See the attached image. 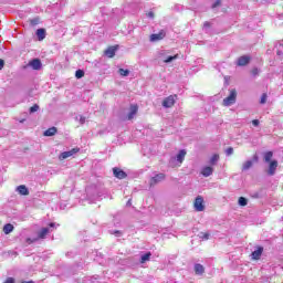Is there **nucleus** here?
Listing matches in <instances>:
<instances>
[{"mask_svg": "<svg viewBox=\"0 0 283 283\" xmlns=\"http://www.w3.org/2000/svg\"><path fill=\"white\" fill-rule=\"evenodd\" d=\"M238 98V91L235 88L230 90V94L222 102L224 107H231V105H235V101Z\"/></svg>", "mask_w": 283, "mask_h": 283, "instance_id": "1", "label": "nucleus"}, {"mask_svg": "<svg viewBox=\"0 0 283 283\" xmlns=\"http://www.w3.org/2000/svg\"><path fill=\"white\" fill-rule=\"evenodd\" d=\"M176 95H169L163 101V107L169 109V107H174L176 105Z\"/></svg>", "mask_w": 283, "mask_h": 283, "instance_id": "2", "label": "nucleus"}, {"mask_svg": "<svg viewBox=\"0 0 283 283\" xmlns=\"http://www.w3.org/2000/svg\"><path fill=\"white\" fill-rule=\"evenodd\" d=\"M78 151H81L80 148H73L71 150L64 151L60 154L59 160H66V158H72V156H74V154H78Z\"/></svg>", "mask_w": 283, "mask_h": 283, "instance_id": "3", "label": "nucleus"}, {"mask_svg": "<svg viewBox=\"0 0 283 283\" xmlns=\"http://www.w3.org/2000/svg\"><path fill=\"white\" fill-rule=\"evenodd\" d=\"M166 176L163 172L155 175L154 177H151L149 181V187H156V185H158L159 182H163Z\"/></svg>", "mask_w": 283, "mask_h": 283, "instance_id": "4", "label": "nucleus"}, {"mask_svg": "<svg viewBox=\"0 0 283 283\" xmlns=\"http://www.w3.org/2000/svg\"><path fill=\"white\" fill-rule=\"evenodd\" d=\"M195 209L196 211H205V198L202 196H198L195 199Z\"/></svg>", "mask_w": 283, "mask_h": 283, "instance_id": "5", "label": "nucleus"}, {"mask_svg": "<svg viewBox=\"0 0 283 283\" xmlns=\"http://www.w3.org/2000/svg\"><path fill=\"white\" fill-rule=\"evenodd\" d=\"M178 56H179L178 54L166 56L165 51L159 52V59H161L164 61V63H171V62L176 61V59H178Z\"/></svg>", "mask_w": 283, "mask_h": 283, "instance_id": "6", "label": "nucleus"}, {"mask_svg": "<svg viewBox=\"0 0 283 283\" xmlns=\"http://www.w3.org/2000/svg\"><path fill=\"white\" fill-rule=\"evenodd\" d=\"M250 62L251 57L249 55H242L238 59L237 65H239V67H244V65H249Z\"/></svg>", "mask_w": 283, "mask_h": 283, "instance_id": "7", "label": "nucleus"}, {"mask_svg": "<svg viewBox=\"0 0 283 283\" xmlns=\"http://www.w3.org/2000/svg\"><path fill=\"white\" fill-rule=\"evenodd\" d=\"M166 36V33H165V31H160L159 33H153L151 35H150V41L153 42V43H156V41H163V39Z\"/></svg>", "mask_w": 283, "mask_h": 283, "instance_id": "8", "label": "nucleus"}, {"mask_svg": "<svg viewBox=\"0 0 283 283\" xmlns=\"http://www.w3.org/2000/svg\"><path fill=\"white\" fill-rule=\"evenodd\" d=\"M113 174L115 178H118V180H124V178L127 176V172L120 168H113Z\"/></svg>", "mask_w": 283, "mask_h": 283, "instance_id": "9", "label": "nucleus"}, {"mask_svg": "<svg viewBox=\"0 0 283 283\" xmlns=\"http://www.w3.org/2000/svg\"><path fill=\"white\" fill-rule=\"evenodd\" d=\"M276 169H277V160L270 161L268 175L269 176H275Z\"/></svg>", "mask_w": 283, "mask_h": 283, "instance_id": "10", "label": "nucleus"}, {"mask_svg": "<svg viewBox=\"0 0 283 283\" xmlns=\"http://www.w3.org/2000/svg\"><path fill=\"white\" fill-rule=\"evenodd\" d=\"M29 65L32 67V70H41L43 64L41 63V60L33 59L31 62H29Z\"/></svg>", "mask_w": 283, "mask_h": 283, "instance_id": "11", "label": "nucleus"}, {"mask_svg": "<svg viewBox=\"0 0 283 283\" xmlns=\"http://www.w3.org/2000/svg\"><path fill=\"white\" fill-rule=\"evenodd\" d=\"M136 114H138V105H130L129 113L127 115V119L132 120Z\"/></svg>", "mask_w": 283, "mask_h": 283, "instance_id": "12", "label": "nucleus"}, {"mask_svg": "<svg viewBox=\"0 0 283 283\" xmlns=\"http://www.w3.org/2000/svg\"><path fill=\"white\" fill-rule=\"evenodd\" d=\"M201 175H203L205 178H209V176L213 175V168L211 166H206L201 169Z\"/></svg>", "mask_w": 283, "mask_h": 283, "instance_id": "13", "label": "nucleus"}, {"mask_svg": "<svg viewBox=\"0 0 283 283\" xmlns=\"http://www.w3.org/2000/svg\"><path fill=\"white\" fill-rule=\"evenodd\" d=\"M264 251V248L259 247L256 250L252 252V260H260L262 258V253Z\"/></svg>", "mask_w": 283, "mask_h": 283, "instance_id": "14", "label": "nucleus"}, {"mask_svg": "<svg viewBox=\"0 0 283 283\" xmlns=\"http://www.w3.org/2000/svg\"><path fill=\"white\" fill-rule=\"evenodd\" d=\"M17 191L18 193H20V196H30V190H28V187H25V185L18 186Z\"/></svg>", "mask_w": 283, "mask_h": 283, "instance_id": "15", "label": "nucleus"}, {"mask_svg": "<svg viewBox=\"0 0 283 283\" xmlns=\"http://www.w3.org/2000/svg\"><path fill=\"white\" fill-rule=\"evenodd\" d=\"M185 156H187V150L181 149L179 150V153L177 154V156L175 157V159L177 160V163L182 164L185 160Z\"/></svg>", "mask_w": 283, "mask_h": 283, "instance_id": "16", "label": "nucleus"}, {"mask_svg": "<svg viewBox=\"0 0 283 283\" xmlns=\"http://www.w3.org/2000/svg\"><path fill=\"white\" fill-rule=\"evenodd\" d=\"M195 273L196 275H203L205 274V265L200 263L195 264Z\"/></svg>", "mask_w": 283, "mask_h": 283, "instance_id": "17", "label": "nucleus"}, {"mask_svg": "<svg viewBox=\"0 0 283 283\" xmlns=\"http://www.w3.org/2000/svg\"><path fill=\"white\" fill-rule=\"evenodd\" d=\"M106 56H108V59H114V56L116 55V48L115 46H109L106 51H105Z\"/></svg>", "mask_w": 283, "mask_h": 283, "instance_id": "18", "label": "nucleus"}, {"mask_svg": "<svg viewBox=\"0 0 283 283\" xmlns=\"http://www.w3.org/2000/svg\"><path fill=\"white\" fill-rule=\"evenodd\" d=\"M12 231H14V226H12V223L4 224L3 233H6V235H9V233H12Z\"/></svg>", "mask_w": 283, "mask_h": 283, "instance_id": "19", "label": "nucleus"}, {"mask_svg": "<svg viewBox=\"0 0 283 283\" xmlns=\"http://www.w3.org/2000/svg\"><path fill=\"white\" fill-rule=\"evenodd\" d=\"M48 233H50V228H42L38 233V238H40V240H43L45 235H48Z\"/></svg>", "mask_w": 283, "mask_h": 283, "instance_id": "20", "label": "nucleus"}, {"mask_svg": "<svg viewBox=\"0 0 283 283\" xmlns=\"http://www.w3.org/2000/svg\"><path fill=\"white\" fill-rule=\"evenodd\" d=\"M151 259V252H147L140 256V263L145 264V262H149Z\"/></svg>", "mask_w": 283, "mask_h": 283, "instance_id": "21", "label": "nucleus"}, {"mask_svg": "<svg viewBox=\"0 0 283 283\" xmlns=\"http://www.w3.org/2000/svg\"><path fill=\"white\" fill-rule=\"evenodd\" d=\"M36 36H38L39 41H43V39H45V29H38Z\"/></svg>", "mask_w": 283, "mask_h": 283, "instance_id": "22", "label": "nucleus"}, {"mask_svg": "<svg viewBox=\"0 0 283 283\" xmlns=\"http://www.w3.org/2000/svg\"><path fill=\"white\" fill-rule=\"evenodd\" d=\"M253 167V161L252 160H248L243 164L242 166V171H249V169H251Z\"/></svg>", "mask_w": 283, "mask_h": 283, "instance_id": "23", "label": "nucleus"}, {"mask_svg": "<svg viewBox=\"0 0 283 283\" xmlns=\"http://www.w3.org/2000/svg\"><path fill=\"white\" fill-rule=\"evenodd\" d=\"M56 134V127H51L44 132V136H54Z\"/></svg>", "mask_w": 283, "mask_h": 283, "instance_id": "24", "label": "nucleus"}, {"mask_svg": "<svg viewBox=\"0 0 283 283\" xmlns=\"http://www.w3.org/2000/svg\"><path fill=\"white\" fill-rule=\"evenodd\" d=\"M271 158H273V151H268L264 155V161L265 163H271Z\"/></svg>", "mask_w": 283, "mask_h": 283, "instance_id": "25", "label": "nucleus"}, {"mask_svg": "<svg viewBox=\"0 0 283 283\" xmlns=\"http://www.w3.org/2000/svg\"><path fill=\"white\" fill-rule=\"evenodd\" d=\"M239 205H240V207H247V205H249V200H247V198H244V197H240Z\"/></svg>", "mask_w": 283, "mask_h": 283, "instance_id": "26", "label": "nucleus"}, {"mask_svg": "<svg viewBox=\"0 0 283 283\" xmlns=\"http://www.w3.org/2000/svg\"><path fill=\"white\" fill-rule=\"evenodd\" d=\"M218 160H220V155H213L210 158V165H216V163H218Z\"/></svg>", "mask_w": 283, "mask_h": 283, "instance_id": "27", "label": "nucleus"}, {"mask_svg": "<svg viewBox=\"0 0 283 283\" xmlns=\"http://www.w3.org/2000/svg\"><path fill=\"white\" fill-rule=\"evenodd\" d=\"M118 74H119L120 76H129V70L119 69V70H118Z\"/></svg>", "mask_w": 283, "mask_h": 283, "instance_id": "28", "label": "nucleus"}, {"mask_svg": "<svg viewBox=\"0 0 283 283\" xmlns=\"http://www.w3.org/2000/svg\"><path fill=\"white\" fill-rule=\"evenodd\" d=\"M83 76H85V71H83V70H77V71L75 72V77H76V78H83Z\"/></svg>", "mask_w": 283, "mask_h": 283, "instance_id": "29", "label": "nucleus"}, {"mask_svg": "<svg viewBox=\"0 0 283 283\" xmlns=\"http://www.w3.org/2000/svg\"><path fill=\"white\" fill-rule=\"evenodd\" d=\"M29 112L30 114H34V112H39V105L38 104L33 105L32 107H30Z\"/></svg>", "mask_w": 283, "mask_h": 283, "instance_id": "30", "label": "nucleus"}, {"mask_svg": "<svg viewBox=\"0 0 283 283\" xmlns=\"http://www.w3.org/2000/svg\"><path fill=\"white\" fill-rule=\"evenodd\" d=\"M266 98H268L266 93H263L260 101L261 105H264V103H266Z\"/></svg>", "mask_w": 283, "mask_h": 283, "instance_id": "31", "label": "nucleus"}, {"mask_svg": "<svg viewBox=\"0 0 283 283\" xmlns=\"http://www.w3.org/2000/svg\"><path fill=\"white\" fill-rule=\"evenodd\" d=\"M227 156H232L233 155V147H229L226 149Z\"/></svg>", "mask_w": 283, "mask_h": 283, "instance_id": "32", "label": "nucleus"}, {"mask_svg": "<svg viewBox=\"0 0 283 283\" xmlns=\"http://www.w3.org/2000/svg\"><path fill=\"white\" fill-rule=\"evenodd\" d=\"M113 233V235H116V238H120V235H123V232H120V230H116L114 232H111Z\"/></svg>", "mask_w": 283, "mask_h": 283, "instance_id": "33", "label": "nucleus"}, {"mask_svg": "<svg viewBox=\"0 0 283 283\" xmlns=\"http://www.w3.org/2000/svg\"><path fill=\"white\" fill-rule=\"evenodd\" d=\"M200 238H202V240H209V233H200Z\"/></svg>", "mask_w": 283, "mask_h": 283, "instance_id": "34", "label": "nucleus"}, {"mask_svg": "<svg viewBox=\"0 0 283 283\" xmlns=\"http://www.w3.org/2000/svg\"><path fill=\"white\" fill-rule=\"evenodd\" d=\"M31 25H39V18H34L31 20Z\"/></svg>", "mask_w": 283, "mask_h": 283, "instance_id": "35", "label": "nucleus"}, {"mask_svg": "<svg viewBox=\"0 0 283 283\" xmlns=\"http://www.w3.org/2000/svg\"><path fill=\"white\" fill-rule=\"evenodd\" d=\"M220 3H222V1L216 0V2L212 4V8H218V6H220Z\"/></svg>", "mask_w": 283, "mask_h": 283, "instance_id": "36", "label": "nucleus"}, {"mask_svg": "<svg viewBox=\"0 0 283 283\" xmlns=\"http://www.w3.org/2000/svg\"><path fill=\"white\" fill-rule=\"evenodd\" d=\"M252 125L254 127H258L260 125V120H258V119L252 120Z\"/></svg>", "mask_w": 283, "mask_h": 283, "instance_id": "37", "label": "nucleus"}, {"mask_svg": "<svg viewBox=\"0 0 283 283\" xmlns=\"http://www.w3.org/2000/svg\"><path fill=\"white\" fill-rule=\"evenodd\" d=\"M4 283H14V277H8Z\"/></svg>", "mask_w": 283, "mask_h": 283, "instance_id": "38", "label": "nucleus"}, {"mask_svg": "<svg viewBox=\"0 0 283 283\" xmlns=\"http://www.w3.org/2000/svg\"><path fill=\"white\" fill-rule=\"evenodd\" d=\"M147 17H148V19H154L155 14H154L153 11H150V12L147 13Z\"/></svg>", "mask_w": 283, "mask_h": 283, "instance_id": "39", "label": "nucleus"}, {"mask_svg": "<svg viewBox=\"0 0 283 283\" xmlns=\"http://www.w3.org/2000/svg\"><path fill=\"white\" fill-rule=\"evenodd\" d=\"M80 124H81V125H85V117L80 116Z\"/></svg>", "mask_w": 283, "mask_h": 283, "instance_id": "40", "label": "nucleus"}, {"mask_svg": "<svg viewBox=\"0 0 283 283\" xmlns=\"http://www.w3.org/2000/svg\"><path fill=\"white\" fill-rule=\"evenodd\" d=\"M258 74H259L258 69H253V70H252V75H253V76H258Z\"/></svg>", "mask_w": 283, "mask_h": 283, "instance_id": "41", "label": "nucleus"}, {"mask_svg": "<svg viewBox=\"0 0 283 283\" xmlns=\"http://www.w3.org/2000/svg\"><path fill=\"white\" fill-rule=\"evenodd\" d=\"M203 28H211V23L208 22V21H206V22L203 23Z\"/></svg>", "mask_w": 283, "mask_h": 283, "instance_id": "42", "label": "nucleus"}, {"mask_svg": "<svg viewBox=\"0 0 283 283\" xmlns=\"http://www.w3.org/2000/svg\"><path fill=\"white\" fill-rule=\"evenodd\" d=\"M3 65H6V62L0 59V70L3 67Z\"/></svg>", "mask_w": 283, "mask_h": 283, "instance_id": "43", "label": "nucleus"}, {"mask_svg": "<svg viewBox=\"0 0 283 283\" xmlns=\"http://www.w3.org/2000/svg\"><path fill=\"white\" fill-rule=\"evenodd\" d=\"M253 160H254V163H258V160H260V158L258 157V155H254V156H253Z\"/></svg>", "mask_w": 283, "mask_h": 283, "instance_id": "44", "label": "nucleus"}, {"mask_svg": "<svg viewBox=\"0 0 283 283\" xmlns=\"http://www.w3.org/2000/svg\"><path fill=\"white\" fill-rule=\"evenodd\" d=\"M126 207H132V203H126Z\"/></svg>", "mask_w": 283, "mask_h": 283, "instance_id": "45", "label": "nucleus"}, {"mask_svg": "<svg viewBox=\"0 0 283 283\" xmlns=\"http://www.w3.org/2000/svg\"><path fill=\"white\" fill-rule=\"evenodd\" d=\"M49 227H51V228L54 227V223H50Z\"/></svg>", "mask_w": 283, "mask_h": 283, "instance_id": "46", "label": "nucleus"}]
</instances>
